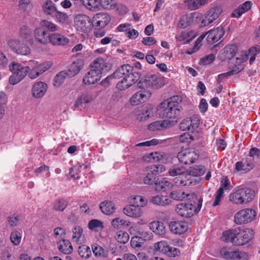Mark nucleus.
I'll return each instance as SVG.
<instances>
[{
  "instance_id": "nucleus-1",
  "label": "nucleus",
  "mask_w": 260,
  "mask_h": 260,
  "mask_svg": "<svg viewBox=\"0 0 260 260\" xmlns=\"http://www.w3.org/2000/svg\"><path fill=\"white\" fill-rule=\"evenodd\" d=\"M180 102L181 100L178 96H173L163 101L158 106L160 115L167 118L166 120L173 122L171 123L172 126L177 122V117L180 114L181 108Z\"/></svg>"
},
{
  "instance_id": "nucleus-2",
  "label": "nucleus",
  "mask_w": 260,
  "mask_h": 260,
  "mask_svg": "<svg viewBox=\"0 0 260 260\" xmlns=\"http://www.w3.org/2000/svg\"><path fill=\"white\" fill-rule=\"evenodd\" d=\"M253 235V231L250 229L242 230L238 228L223 232L221 239L223 241L230 242L235 245L242 246L248 243Z\"/></svg>"
},
{
  "instance_id": "nucleus-3",
  "label": "nucleus",
  "mask_w": 260,
  "mask_h": 260,
  "mask_svg": "<svg viewBox=\"0 0 260 260\" xmlns=\"http://www.w3.org/2000/svg\"><path fill=\"white\" fill-rule=\"evenodd\" d=\"M191 200L187 203H182L177 205L175 211L181 216L189 218L200 210L202 205V199H198L195 194L189 195Z\"/></svg>"
},
{
  "instance_id": "nucleus-4",
  "label": "nucleus",
  "mask_w": 260,
  "mask_h": 260,
  "mask_svg": "<svg viewBox=\"0 0 260 260\" xmlns=\"http://www.w3.org/2000/svg\"><path fill=\"white\" fill-rule=\"evenodd\" d=\"M255 197V191L248 187L239 188L230 193V201L234 204L240 205L246 204Z\"/></svg>"
},
{
  "instance_id": "nucleus-5",
  "label": "nucleus",
  "mask_w": 260,
  "mask_h": 260,
  "mask_svg": "<svg viewBox=\"0 0 260 260\" xmlns=\"http://www.w3.org/2000/svg\"><path fill=\"white\" fill-rule=\"evenodd\" d=\"M165 84V78L155 74H148L145 75L138 83L140 88L144 90L158 89Z\"/></svg>"
},
{
  "instance_id": "nucleus-6",
  "label": "nucleus",
  "mask_w": 260,
  "mask_h": 260,
  "mask_svg": "<svg viewBox=\"0 0 260 260\" xmlns=\"http://www.w3.org/2000/svg\"><path fill=\"white\" fill-rule=\"evenodd\" d=\"M165 170V166L161 165H152L147 167L143 177L144 183L147 185L157 184L158 179L157 178V176Z\"/></svg>"
},
{
  "instance_id": "nucleus-7",
  "label": "nucleus",
  "mask_w": 260,
  "mask_h": 260,
  "mask_svg": "<svg viewBox=\"0 0 260 260\" xmlns=\"http://www.w3.org/2000/svg\"><path fill=\"white\" fill-rule=\"evenodd\" d=\"M9 69L13 73L9 79L10 82L12 84L14 85L19 83L28 74L24 66L15 61L10 64Z\"/></svg>"
},
{
  "instance_id": "nucleus-8",
  "label": "nucleus",
  "mask_w": 260,
  "mask_h": 260,
  "mask_svg": "<svg viewBox=\"0 0 260 260\" xmlns=\"http://www.w3.org/2000/svg\"><path fill=\"white\" fill-rule=\"evenodd\" d=\"M256 211L250 208H245L237 212L234 215V222L238 225L244 224L255 219Z\"/></svg>"
},
{
  "instance_id": "nucleus-9",
  "label": "nucleus",
  "mask_w": 260,
  "mask_h": 260,
  "mask_svg": "<svg viewBox=\"0 0 260 260\" xmlns=\"http://www.w3.org/2000/svg\"><path fill=\"white\" fill-rule=\"evenodd\" d=\"M199 157L198 151L191 148L183 149L177 155L179 161L185 165L194 163Z\"/></svg>"
},
{
  "instance_id": "nucleus-10",
  "label": "nucleus",
  "mask_w": 260,
  "mask_h": 260,
  "mask_svg": "<svg viewBox=\"0 0 260 260\" xmlns=\"http://www.w3.org/2000/svg\"><path fill=\"white\" fill-rule=\"evenodd\" d=\"M75 26L80 32L86 33L91 29L92 23L90 18L86 15L79 14L75 18Z\"/></svg>"
},
{
  "instance_id": "nucleus-11",
  "label": "nucleus",
  "mask_w": 260,
  "mask_h": 260,
  "mask_svg": "<svg viewBox=\"0 0 260 260\" xmlns=\"http://www.w3.org/2000/svg\"><path fill=\"white\" fill-rule=\"evenodd\" d=\"M140 76L141 75L138 72L133 70L117 84L116 88L120 90H125L136 83L140 78Z\"/></svg>"
},
{
  "instance_id": "nucleus-12",
  "label": "nucleus",
  "mask_w": 260,
  "mask_h": 260,
  "mask_svg": "<svg viewBox=\"0 0 260 260\" xmlns=\"http://www.w3.org/2000/svg\"><path fill=\"white\" fill-rule=\"evenodd\" d=\"M8 45L13 51L17 54L27 55L30 53V49L29 46L24 43L23 41H21L19 39H10L8 41Z\"/></svg>"
},
{
  "instance_id": "nucleus-13",
  "label": "nucleus",
  "mask_w": 260,
  "mask_h": 260,
  "mask_svg": "<svg viewBox=\"0 0 260 260\" xmlns=\"http://www.w3.org/2000/svg\"><path fill=\"white\" fill-rule=\"evenodd\" d=\"M220 254L223 258L229 260H245L247 256L245 252L233 250L227 247H223L220 250Z\"/></svg>"
},
{
  "instance_id": "nucleus-14",
  "label": "nucleus",
  "mask_w": 260,
  "mask_h": 260,
  "mask_svg": "<svg viewBox=\"0 0 260 260\" xmlns=\"http://www.w3.org/2000/svg\"><path fill=\"white\" fill-rule=\"evenodd\" d=\"M206 40L209 44H213L217 42L224 35L225 31L222 26H218L210 29L206 32Z\"/></svg>"
},
{
  "instance_id": "nucleus-15",
  "label": "nucleus",
  "mask_w": 260,
  "mask_h": 260,
  "mask_svg": "<svg viewBox=\"0 0 260 260\" xmlns=\"http://www.w3.org/2000/svg\"><path fill=\"white\" fill-rule=\"evenodd\" d=\"M200 119L197 116L183 119L179 124V128L183 131H193L198 127L200 124Z\"/></svg>"
},
{
  "instance_id": "nucleus-16",
  "label": "nucleus",
  "mask_w": 260,
  "mask_h": 260,
  "mask_svg": "<svg viewBox=\"0 0 260 260\" xmlns=\"http://www.w3.org/2000/svg\"><path fill=\"white\" fill-rule=\"evenodd\" d=\"M151 95V91L150 90H140L131 97L129 102L133 105H138L147 101Z\"/></svg>"
},
{
  "instance_id": "nucleus-17",
  "label": "nucleus",
  "mask_w": 260,
  "mask_h": 260,
  "mask_svg": "<svg viewBox=\"0 0 260 260\" xmlns=\"http://www.w3.org/2000/svg\"><path fill=\"white\" fill-rule=\"evenodd\" d=\"M202 15L198 13H191L182 15L180 18L178 27L186 28L192 24L194 19H201Z\"/></svg>"
},
{
  "instance_id": "nucleus-18",
  "label": "nucleus",
  "mask_w": 260,
  "mask_h": 260,
  "mask_svg": "<svg viewBox=\"0 0 260 260\" xmlns=\"http://www.w3.org/2000/svg\"><path fill=\"white\" fill-rule=\"evenodd\" d=\"M169 229L172 233L176 235H181L187 230V223L184 221H171L169 224Z\"/></svg>"
},
{
  "instance_id": "nucleus-19",
  "label": "nucleus",
  "mask_w": 260,
  "mask_h": 260,
  "mask_svg": "<svg viewBox=\"0 0 260 260\" xmlns=\"http://www.w3.org/2000/svg\"><path fill=\"white\" fill-rule=\"evenodd\" d=\"M53 63L51 61L44 62L41 63H38L35 71L33 73H29L28 77L31 79H36L40 75L49 70L52 66Z\"/></svg>"
},
{
  "instance_id": "nucleus-20",
  "label": "nucleus",
  "mask_w": 260,
  "mask_h": 260,
  "mask_svg": "<svg viewBox=\"0 0 260 260\" xmlns=\"http://www.w3.org/2000/svg\"><path fill=\"white\" fill-rule=\"evenodd\" d=\"M123 211L124 214L133 218H139L141 216L143 213L140 207L132 204L126 206Z\"/></svg>"
},
{
  "instance_id": "nucleus-21",
  "label": "nucleus",
  "mask_w": 260,
  "mask_h": 260,
  "mask_svg": "<svg viewBox=\"0 0 260 260\" xmlns=\"http://www.w3.org/2000/svg\"><path fill=\"white\" fill-rule=\"evenodd\" d=\"M47 85L43 82L36 83L32 88L33 96L36 98L43 97L47 91Z\"/></svg>"
},
{
  "instance_id": "nucleus-22",
  "label": "nucleus",
  "mask_w": 260,
  "mask_h": 260,
  "mask_svg": "<svg viewBox=\"0 0 260 260\" xmlns=\"http://www.w3.org/2000/svg\"><path fill=\"white\" fill-rule=\"evenodd\" d=\"M102 75L99 71L93 69L87 72L83 79L85 84H93L99 81L101 78Z\"/></svg>"
},
{
  "instance_id": "nucleus-23",
  "label": "nucleus",
  "mask_w": 260,
  "mask_h": 260,
  "mask_svg": "<svg viewBox=\"0 0 260 260\" xmlns=\"http://www.w3.org/2000/svg\"><path fill=\"white\" fill-rule=\"evenodd\" d=\"M254 167L253 159L247 158L244 161H238L235 164V169L238 172L247 173Z\"/></svg>"
},
{
  "instance_id": "nucleus-24",
  "label": "nucleus",
  "mask_w": 260,
  "mask_h": 260,
  "mask_svg": "<svg viewBox=\"0 0 260 260\" xmlns=\"http://www.w3.org/2000/svg\"><path fill=\"white\" fill-rule=\"evenodd\" d=\"M83 229L79 225L75 226L72 230L73 235L72 240L73 242L78 244H82L85 242V237L83 233Z\"/></svg>"
},
{
  "instance_id": "nucleus-25",
  "label": "nucleus",
  "mask_w": 260,
  "mask_h": 260,
  "mask_svg": "<svg viewBox=\"0 0 260 260\" xmlns=\"http://www.w3.org/2000/svg\"><path fill=\"white\" fill-rule=\"evenodd\" d=\"M34 38L37 42L42 45L47 44L48 40H49L48 37L47 36L46 31L40 27L35 29Z\"/></svg>"
},
{
  "instance_id": "nucleus-26",
  "label": "nucleus",
  "mask_w": 260,
  "mask_h": 260,
  "mask_svg": "<svg viewBox=\"0 0 260 260\" xmlns=\"http://www.w3.org/2000/svg\"><path fill=\"white\" fill-rule=\"evenodd\" d=\"M49 42L53 45H64L69 43V39L58 33H53L48 36Z\"/></svg>"
},
{
  "instance_id": "nucleus-27",
  "label": "nucleus",
  "mask_w": 260,
  "mask_h": 260,
  "mask_svg": "<svg viewBox=\"0 0 260 260\" xmlns=\"http://www.w3.org/2000/svg\"><path fill=\"white\" fill-rule=\"evenodd\" d=\"M237 50L238 48L236 45H227L222 50L221 57L224 60L231 59L235 56Z\"/></svg>"
},
{
  "instance_id": "nucleus-28",
  "label": "nucleus",
  "mask_w": 260,
  "mask_h": 260,
  "mask_svg": "<svg viewBox=\"0 0 260 260\" xmlns=\"http://www.w3.org/2000/svg\"><path fill=\"white\" fill-rule=\"evenodd\" d=\"M172 123L173 122H170L166 120L156 121L150 123L148 125V129L150 131H154L168 128L172 126L171 125Z\"/></svg>"
},
{
  "instance_id": "nucleus-29",
  "label": "nucleus",
  "mask_w": 260,
  "mask_h": 260,
  "mask_svg": "<svg viewBox=\"0 0 260 260\" xmlns=\"http://www.w3.org/2000/svg\"><path fill=\"white\" fill-rule=\"evenodd\" d=\"M251 6L252 3L250 1H246L234 10L231 16L232 17L240 18L243 14L250 10Z\"/></svg>"
},
{
  "instance_id": "nucleus-30",
  "label": "nucleus",
  "mask_w": 260,
  "mask_h": 260,
  "mask_svg": "<svg viewBox=\"0 0 260 260\" xmlns=\"http://www.w3.org/2000/svg\"><path fill=\"white\" fill-rule=\"evenodd\" d=\"M134 70L133 67L128 64H124L118 68L113 74L114 78H120L125 77Z\"/></svg>"
},
{
  "instance_id": "nucleus-31",
  "label": "nucleus",
  "mask_w": 260,
  "mask_h": 260,
  "mask_svg": "<svg viewBox=\"0 0 260 260\" xmlns=\"http://www.w3.org/2000/svg\"><path fill=\"white\" fill-rule=\"evenodd\" d=\"M149 228L155 234L164 236L166 233V228L164 223L159 221H154L149 224Z\"/></svg>"
},
{
  "instance_id": "nucleus-32",
  "label": "nucleus",
  "mask_w": 260,
  "mask_h": 260,
  "mask_svg": "<svg viewBox=\"0 0 260 260\" xmlns=\"http://www.w3.org/2000/svg\"><path fill=\"white\" fill-rule=\"evenodd\" d=\"M110 20L111 18L109 15L105 13L98 14L94 19L95 26L99 28H103L110 22Z\"/></svg>"
},
{
  "instance_id": "nucleus-33",
  "label": "nucleus",
  "mask_w": 260,
  "mask_h": 260,
  "mask_svg": "<svg viewBox=\"0 0 260 260\" xmlns=\"http://www.w3.org/2000/svg\"><path fill=\"white\" fill-rule=\"evenodd\" d=\"M84 65L82 59H77L70 64L68 70L69 77L74 76L81 70Z\"/></svg>"
},
{
  "instance_id": "nucleus-34",
  "label": "nucleus",
  "mask_w": 260,
  "mask_h": 260,
  "mask_svg": "<svg viewBox=\"0 0 260 260\" xmlns=\"http://www.w3.org/2000/svg\"><path fill=\"white\" fill-rule=\"evenodd\" d=\"M108 62L102 57H98L91 63V67L92 69L99 71L102 75V72L108 67Z\"/></svg>"
},
{
  "instance_id": "nucleus-35",
  "label": "nucleus",
  "mask_w": 260,
  "mask_h": 260,
  "mask_svg": "<svg viewBox=\"0 0 260 260\" xmlns=\"http://www.w3.org/2000/svg\"><path fill=\"white\" fill-rule=\"evenodd\" d=\"M42 10L44 13L46 15L54 16L57 11L55 5L50 0H47L42 5Z\"/></svg>"
},
{
  "instance_id": "nucleus-36",
  "label": "nucleus",
  "mask_w": 260,
  "mask_h": 260,
  "mask_svg": "<svg viewBox=\"0 0 260 260\" xmlns=\"http://www.w3.org/2000/svg\"><path fill=\"white\" fill-rule=\"evenodd\" d=\"M149 202L157 206H165L169 205L171 201L167 197L156 195L149 199Z\"/></svg>"
},
{
  "instance_id": "nucleus-37",
  "label": "nucleus",
  "mask_w": 260,
  "mask_h": 260,
  "mask_svg": "<svg viewBox=\"0 0 260 260\" xmlns=\"http://www.w3.org/2000/svg\"><path fill=\"white\" fill-rule=\"evenodd\" d=\"M100 208L104 214L107 215L113 214L115 210V206L114 203L108 201L102 202L100 204Z\"/></svg>"
},
{
  "instance_id": "nucleus-38",
  "label": "nucleus",
  "mask_w": 260,
  "mask_h": 260,
  "mask_svg": "<svg viewBox=\"0 0 260 260\" xmlns=\"http://www.w3.org/2000/svg\"><path fill=\"white\" fill-rule=\"evenodd\" d=\"M193 193H186L185 191L180 190H173L170 193V197L174 200H183L186 198L188 200H191V198L189 195H192Z\"/></svg>"
},
{
  "instance_id": "nucleus-39",
  "label": "nucleus",
  "mask_w": 260,
  "mask_h": 260,
  "mask_svg": "<svg viewBox=\"0 0 260 260\" xmlns=\"http://www.w3.org/2000/svg\"><path fill=\"white\" fill-rule=\"evenodd\" d=\"M59 251L66 254H70L73 251V247L71 242L68 240H62L60 241L58 245Z\"/></svg>"
},
{
  "instance_id": "nucleus-40",
  "label": "nucleus",
  "mask_w": 260,
  "mask_h": 260,
  "mask_svg": "<svg viewBox=\"0 0 260 260\" xmlns=\"http://www.w3.org/2000/svg\"><path fill=\"white\" fill-rule=\"evenodd\" d=\"M93 99L91 93L84 92L77 99L74 104L75 107L77 108L81 105L82 103H89L91 102Z\"/></svg>"
},
{
  "instance_id": "nucleus-41",
  "label": "nucleus",
  "mask_w": 260,
  "mask_h": 260,
  "mask_svg": "<svg viewBox=\"0 0 260 260\" xmlns=\"http://www.w3.org/2000/svg\"><path fill=\"white\" fill-rule=\"evenodd\" d=\"M208 2V0H185V3L187 4L189 10H195L198 9L201 6L204 5Z\"/></svg>"
},
{
  "instance_id": "nucleus-42",
  "label": "nucleus",
  "mask_w": 260,
  "mask_h": 260,
  "mask_svg": "<svg viewBox=\"0 0 260 260\" xmlns=\"http://www.w3.org/2000/svg\"><path fill=\"white\" fill-rule=\"evenodd\" d=\"M206 171L205 166L202 165H196L190 167L187 175L192 176H200L204 174Z\"/></svg>"
},
{
  "instance_id": "nucleus-43",
  "label": "nucleus",
  "mask_w": 260,
  "mask_h": 260,
  "mask_svg": "<svg viewBox=\"0 0 260 260\" xmlns=\"http://www.w3.org/2000/svg\"><path fill=\"white\" fill-rule=\"evenodd\" d=\"M83 5L91 11H96L100 6V0H81Z\"/></svg>"
},
{
  "instance_id": "nucleus-44",
  "label": "nucleus",
  "mask_w": 260,
  "mask_h": 260,
  "mask_svg": "<svg viewBox=\"0 0 260 260\" xmlns=\"http://www.w3.org/2000/svg\"><path fill=\"white\" fill-rule=\"evenodd\" d=\"M78 251L80 256L85 258H89L92 254L90 248L84 244H82L78 247Z\"/></svg>"
},
{
  "instance_id": "nucleus-45",
  "label": "nucleus",
  "mask_w": 260,
  "mask_h": 260,
  "mask_svg": "<svg viewBox=\"0 0 260 260\" xmlns=\"http://www.w3.org/2000/svg\"><path fill=\"white\" fill-rule=\"evenodd\" d=\"M68 205V202L64 199H58L53 203V209L57 211H63Z\"/></svg>"
},
{
  "instance_id": "nucleus-46",
  "label": "nucleus",
  "mask_w": 260,
  "mask_h": 260,
  "mask_svg": "<svg viewBox=\"0 0 260 260\" xmlns=\"http://www.w3.org/2000/svg\"><path fill=\"white\" fill-rule=\"evenodd\" d=\"M248 58V54L246 51H241L239 56L237 57L236 59L235 67L234 69H238L242 67V70L244 69L242 63L246 61Z\"/></svg>"
},
{
  "instance_id": "nucleus-47",
  "label": "nucleus",
  "mask_w": 260,
  "mask_h": 260,
  "mask_svg": "<svg viewBox=\"0 0 260 260\" xmlns=\"http://www.w3.org/2000/svg\"><path fill=\"white\" fill-rule=\"evenodd\" d=\"M92 251L96 257H107V251L105 250L101 246L97 244L93 245L92 247Z\"/></svg>"
},
{
  "instance_id": "nucleus-48",
  "label": "nucleus",
  "mask_w": 260,
  "mask_h": 260,
  "mask_svg": "<svg viewBox=\"0 0 260 260\" xmlns=\"http://www.w3.org/2000/svg\"><path fill=\"white\" fill-rule=\"evenodd\" d=\"M67 76H69L68 73L67 71H62L58 73L54 78V86H59L64 82Z\"/></svg>"
},
{
  "instance_id": "nucleus-49",
  "label": "nucleus",
  "mask_w": 260,
  "mask_h": 260,
  "mask_svg": "<svg viewBox=\"0 0 260 260\" xmlns=\"http://www.w3.org/2000/svg\"><path fill=\"white\" fill-rule=\"evenodd\" d=\"M130 222L124 219H123L120 217H117L112 220L111 221L112 226L116 229H119L122 228V226H128L129 225Z\"/></svg>"
},
{
  "instance_id": "nucleus-50",
  "label": "nucleus",
  "mask_w": 260,
  "mask_h": 260,
  "mask_svg": "<svg viewBox=\"0 0 260 260\" xmlns=\"http://www.w3.org/2000/svg\"><path fill=\"white\" fill-rule=\"evenodd\" d=\"M185 173V168L183 167L174 166L169 170V174L171 176L182 175Z\"/></svg>"
},
{
  "instance_id": "nucleus-51",
  "label": "nucleus",
  "mask_w": 260,
  "mask_h": 260,
  "mask_svg": "<svg viewBox=\"0 0 260 260\" xmlns=\"http://www.w3.org/2000/svg\"><path fill=\"white\" fill-rule=\"evenodd\" d=\"M40 27L42 29L51 31H55L57 30V26L52 22L47 20H43L40 23Z\"/></svg>"
},
{
  "instance_id": "nucleus-52",
  "label": "nucleus",
  "mask_w": 260,
  "mask_h": 260,
  "mask_svg": "<svg viewBox=\"0 0 260 260\" xmlns=\"http://www.w3.org/2000/svg\"><path fill=\"white\" fill-rule=\"evenodd\" d=\"M155 185L156 190L162 189L165 190L172 188L173 184L164 178L160 181H157V184H155Z\"/></svg>"
},
{
  "instance_id": "nucleus-53",
  "label": "nucleus",
  "mask_w": 260,
  "mask_h": 260,
  "mask_svg": "<svg viewBox=\"0 0 260 260\" xmlns=\"http://www.w3.org/2000/svg\"><path fill=\"white\" fill-rule=\"evenodd\" d=\"M57 21L61 24H67L69 21V17L65 13L57 11L54 15Z\"/></svg>"
},
{
  "instance_id": "nucleus-54",
  "label": "nucleus",
  "mask_w": 260,
  "mask_h": 260,
  "mask_svg": "<svg viewBox=\"0 0 260 260\" xmlns=\"http://www.w3.org/2000/svg\"><path fill=\"white\" fill-rule=\"evenodd\" d=\"M115 239L119 243H126L129 240V236L127 232L120 231L117 233Z\"/></svg>"
},
{
  "instance_id": "nucleus-55",
  "label": "nucleus",
  "mask_w": 260,
  "mask_h": 260,
  "mask_svg": "<svg viewBox=\"0 0 260 260\" xmlns=\"http://www.w3.org/2000/svg\"><path fill=\"white\" fill-rule=\"evenodd\" d=\"M154 247L157 251L162 252L166 254L168 253L170 249V246L165 241H160L156 243L154 245Z\"/></svg>"
},
{
  "instance_id": "nucleus-56",
  "label": "nucleus",
  "mask_w": 260,
  "mask_h": 260,
  "mask_svg": "<svg viewBox=\"0 0 260 260\" xmlns=\"http://www.w3.org/2000/svg\"><path fill=\"white\" fill-rule=\"evenodd\" d=\"M88 226L89 229L95 231H98V229L102 230L104 227L103 222L98 219L91 220L88 222Z\"/></svg>"
},
{
  "instance_id": "nucleus-57",
  "label": "nucleus",
  "mask_w": 260,
  "mask_h": 260,
  "mask_svg": "<svg viewBox=\"0 0 260 260\" xmlns=\"http://www.w3.org/2000/svg\"><path fill=\"white\" fill-rule=\"evenodd\" d=\"M131 200L133 201V203L137 204L139 207H143L147 205L148 201L143 197L141 196H133L131 198Z\"/></svg>"
},
{
  "instance_id": "nucleus-58",
  "label": "nucleus",
  "mask_w": 260,
  "mask_h": 260,
  "mask_svg": "<svg viewBox=\"0 0 260 260\" xmlns=\"http://www.w3.org/2000/svg\"><path fill=\"white\" fill-rule=\"evenodd\" d=\"M242 71V67H240L238 69H233L230 71H229L226 73H222L218 76L217 81L219 82H221V81L226 77H228L231 75H235L240 72Z\"/></svg>"
},
{
  "instance_id": "nucleus-59",
  "label": "nucleus",
  "mask_w": 260,
  "mask_h": 260,
  "mask_svg": "<svg viewBox=\"0 0 260 260\" xmlns=\"http://www.w3.org/2000/svg\"><path fill=\"white\" fill-rule=\"evenodd\" d=\"M32 31L27 26H23L20 29V38L23 40H28L31 36Z\"/></svg>"
},
{
  "instance_id": "nucleus-60",
  "label": "nucleus",
  "mask_w": 260,
  "mask_h": 260,
  "mask_svg": "<svg viewBox=\"0 0 260 260\" xmlns=\"http://www.w3.org/2000/svg\"><path fill=\"white\" fill-rule=\"evenodd\" d=\"M10 240L14 245H18L21 242V235L18 231H13L11 233Z\"/></svg>"
},
{
  "instance_id": "nucleus-61",
  "label": "nucleus",
  "mask_w": 260,
  "mask_h": 260,
  "mask_svg": "<svg viewBox=\"0 0 260 260\" xmlns=\"http://www.w3.org/2000/svg\"><path fill=\"white\" fill-rule=\"evenodd\" d=\"M190 35L188 32L183 31L181 32L179 35L176 36V39L178 42L184 41V43L189 42L191 39L189 38Z\"/></svg>"
},
{
  "instance_id": "nucleus-62",
  "label": "nucleus",
  "mask_w": 260,
  "mask_h": 260,
  "mask_svg": "<svg viewBox=\"0 0 260 260\" xmlns=\"http://www.w3.org/2000/svg\"><path fill=\"white\" fill-rule=\"evenodd\" d=\"M215 58V56L214 54H210L201 59L199 63L203 66L209 64L214 60Z\"/></svg>"
},
{
  "instance_id": "nucleus-63",
  "label": "nucleus",
  "mask_w": 260,
  "mask_h": 260,
  "mask_svg": "<svg viewBox=\"0 0 260 260\" xmlns=\"http://www.w3.org/2000/svg\"><path fill=\"white\" fill-rule=\"evenodd\" d=\"M38 62L36 60H31L27 62V65L24 66L28 74L29 73H33L35 71V69L38 64Z\"/></svg>"
},
{
  "instance_id": "nucleus-64",
  "label": "nucleus",
  "mask_w": 260,
  "mask_h": 260,
  "mask_svg": "<svg viewBox=\"0 0 260 260\" xmlns=\"http://www.w3.org/2000/svg\"><path fill=\"white\" fill-rule=\"evenodd\" d=\"M232 188L231 183L228 177H225L222 179L220 182V186L218 189L221 188L222 192L224 190H230Z\"/></svg>"
}]
</instances>
